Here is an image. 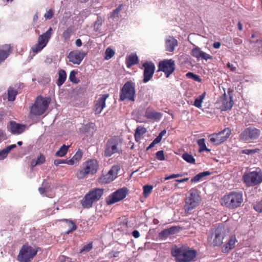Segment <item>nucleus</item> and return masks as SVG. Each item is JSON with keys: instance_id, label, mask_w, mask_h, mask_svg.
<instances>
[{"instance_id": "nucleus-1", "label": "nucleus", "mask_w": 262, "mask_h": 262, "mask_svg": "<svg viewBox=\"0 0 262 262\" xmlns=\"http://www.w3.org/2000/svg\"><path fill=\"white\" fill-rule=\"evenodd\" d=\"M171 254L177 262H191L196 255V251L187 246H175L171 249Z\"/></svg>"}, {"instance_id": "nucleus-2", "label": "nucleus", "mask_w": 262, "mask_h": 262, "mask_svg": "<svg viewBox=\"0 0 262 262\" xmlns=\"http://www.w3.org/2000/svg\"><path fill=\"white\" fill-rule=\"evenodd\" d=\"M243 202V194L241 191H233L227 193L220 200L222 206L231 210L239 207Z\"/></svg>"}, {"instance_id": "nucleus-3", "label": "nucleus", "mask_w": 262, "mask_h": 262, "mask_svg": "<svg viewBox=\"0 0 262 262\" xmlns=\"http://www.w3.org/2000/svg\"><path fill=\"white\" fill-rule=\"evenodd\" d=\"M98 166V163L96 160H88L83 163L81 168L77 171L76 176L78 180L86 179L89 175L96 173Z\"/></svg>"}, {"instance_id": "nucleus-4", "label": "nucleus", "mask_w": 262, "mask_h": 262, "mask_svg": "<svg viewBox=\"0 0 262 262\" xmlns=\"http://www.w3.org/2000/svg\"><path fill=\"white\" fill-rule=\"evenodd\" d=\"M202 201L199 191L195 188L191 189L186 196L184 210L186 213L190 214L191 211L199 205Z\"/></svg>"}, {"instance_id": "nucleus-5", "label": "nucleus", "mask_w": 262, "mask_h": 262, "mask_svg": "<svg viewBox=\"0 0 262 262\" xmlns=\"http://www.w3.org/2000/svg\"><path fill=\"white\" fill-rule=\"evenodd\" d=\"M51 101L49 97H37L34 104L32 106L30 113L35 116H40L46 112Z\"/></svg>"}, {"instance_id": "nucleus-6", "label": "nucleus", "mask_w": 262, "mask_h": 262, "mask_svg": "<svg viewBox=\"0 0 262 262\" xmlns=\"http://www.w3.org/2000/svg\"><path fill=\"white\" fill-rule=\"evenodd\" d=\"M103 189L94 188L85 194L81 201V204L83 208H91L93 204L100 200L103 194Z\"/></svg>"}, {"instance_id": "nucleus-7", "label": "nucleus", "mask_w": 262, "mask_h": 262, "mask_svg": "<svg viewBox=\"0 0 262 262\" xmlns=\"http://www.w3.org/2000/svg\"><path fill=\"white\" fill-rule=\"evenodd\" d=\"M38 250L28 244L24 245L19 252L17 259L20 262H30Z\"/></svg>"}, {"instance_id": "nucleus-8", "label": "nucleus", "mask_w": 262, "mask_h": 262, "mask_svg": "<svg viewBox=\"0 0 262 262\" xmlns=\"http://www.w3.org/2000/svg\"><path fill=\"white\" fill-rule=\"evenodd\" d=\"M53 32V29L50 27L45 33L38 36L37 43L31 48V50L34 54L41 51L47 46Z\"/></svg>"}, {"instance_id": "nucleus-9", "label": "nucleus", "mask_w": 262, "mask_h": 262, "mask_svg": "<svg viewBox=\"0 0 262 262\" xmlns=\"http://www.w3.org/2000/svg\"><path fill=\"white\" fill-rule=\"evenodd\" d=\"M260 135L259 129L254 127H249L245 128L240 134L239 138L247 143L252 142L258 139Z\"/></svg>"}, {"instance_id": "nucleus-10", "label": "nucleus", "mask_w": 262, "mask_h": 262, "mask_svg": "<svg viewBox=\"0 0 262 262\" xmlns=\"http://www.w3.org/2000/svg\"><path fill=\"white\" fill-rule=\"evenodd\" d=\"M243 179L247 186H253L262 182V174L256 171H252L245 174Z\"/></svg>"}, {"instance_id": "nucleus-11", "label": "nucleus", "mask_w": 262, "mask_h": 262, "mask_svg": "<svg viewBox=\"0 0 262 262\" xmlns=\"http://www.w3.org/2000/svg\"><path fill=\"white\" fill-rule=\"evenodd\" d=\"M226 236V230L224 227L219 226L212 229L211 239L214 246H219L223 243V239Z\"/></svg>"}, {"instance_id": "nucleus-12", "label": "nucleus", "mask_w": 262, "mask_h": 262, "mask_svg": "<svg viewBox=\"0 0 262 262\" xmlns=\"http://www.w3.org/2000/svg\"><path fill=\"white\" fill-rule=\"evenodd\" d=\"M135 90L133 84L132 82H127L123 86L121 94L120 99L121 100H127L129 101H135Z\"/></svg>"}, {"instance_id": "nucleus-13", "label": "nucleus", "mask_w": 262, "mask_h": 262, "mask_svg": "<svg viewBox=\"0 0 262 262\" xmlns=\"http://www.w3.org/2000/svg\"><path fill=\"white\" fill-rule=\"evenodd\" d=\"M231 130L229 128H225L223 131L217 134L210 135V141L215 145H219L225 141L230 136Z\"/></svg>"}, {"instance_id": "nucleus-14", "label": "nucleus", "mask_w": 262, "mask_h": 262, "mask_svg": "<svg viewBox=\"0 0 262 262\" xmlns=\"http://www.w3.org/2000/svg\"><path fill=\"white\" fill-rule=\"evenodd\" d=\"M159 69L163 72L168 77L175 70L174 61L172 59H165L159 63Z\"/></svg>"}, {"instance_id": "nucleus-15", "label": "nucleus", "mask_w": 262, "mask_h": 262, "mask_svg": "<svg viewBox=\"0 0 262 262\" xmlns=\"http://www.w3.org/2000/svg\"><path fill=\"white\" fill-rule=\"evenodd\" d=\"M87 53L82 51L75 50L71 51L68 55V58L70 62L74 64L79 65L81 62L84 57L86 55Z\"/></svg>"}, {"instance_id": "nucleus-16", "label": "nucleus", "mask_w": 262, "mask_h": 262, "mask_svg": "<svg viewBox=\"0 0 262 262\" xmlns=\"http://www.w3.org/2000/svg\"><path fill=\"white\" fill-rule=\"evenodd\" d=\"M144 68V78L143 81L146 83L152 77L155 70V66L152 62L146 61L143 64Z\"/></svg>"}, {"instance_id": "nucleus-17", "label": "nucleus", "mask_w": 262, "mask_h": 262, "mask_svg": "<svg viewBox=\"0 0 262 262\" xmlns=\"http://www.w3.org/2000/svg\"><path fill=\"white\" fill-rule=\"evenodd\" d=\"M218 103L220 104V108L222 111H226L232 108L233 105V100L232 96L229 98L226 97L225 94L220 97L218 101Z\"/></svg>"}, {"instance_id": "nucleus-18", "label": "nucleus", "mask_w": 262, "mask_h": 262, "mask_svg": "<svg viewBox=\"0 0 262 262\" xmlns=\"http://www.w3.org/2000/svg\"><path fill=\"white\" fill-rule=\"evenodd\" d=\"M108 94L101 95L96 101L94 110L96 114H99L105 106V100L108 97Z\"/></svg>"}, {"instance_id": "nucleus-19", "label": "nucleus", "mask_w": 262, "mask_h": 262, "mask_svg": "<svg viewBox=\"0 0 262 262\" xmlns=\"http://www.w3.org/2000/svg\"><path fill=\"white\" fill-rule=\"evenodd\" d=\"M8 127L13 134H20L25 130L26 125L17 123L14 121H11Z\"/></svg>"}, {"instance_id": "nucleus-20", "label": "nucleus", "mask_w": 262, "mask_h": 262, "mask_svg": "<svg viewBox=\"0 0 262 262\" xmlns=\"http://www.w3.org/2000/svg\"><path fill=\"white\" fill-rule=\"evenodd\" d=\"M191 54L194 57L198 59L201 58L207 60L208 59H211L212 58L209 54L201 51L198 47H196L192 50Z\"/></svg>"}, {"instance_id": "nucleus-21", "label": "nucleus", "mask_w": 262, "mask_h": 262, "mask_svg": "<svg viewBox=\"0 0 262 262\" xmlns=\"http://www.w3.org/2000/svg\"><path fill=\"white\" fill-rule=\"evenodd\" d=\"M177 46V40L172 36H168L165 40V49L166 51L169 52H173Z\"/></svg>"}, {"instance_id": "nucleus-22", "label": "nucleus", "mask_w": 262, "mask_h": 262, "mask_svg": "<svg viewBox=\"0 0 262 262\" xmlns=\"http://www.w3.org/2000/svg\"><path fill=\"white\" fill-rule=\"evenodd\" d=\"M145 116L148 119L159 121L162 118V114L161 113L156 112L152 109L148 108L146 110Z\"/></svg>"}, {"instance_id": "nucleus-23", "label": "nucleus", "mask_w": 262, "mask_h": 262, "mask_svg": "<svg viewBox=\"0 0 262 262\" xmlns=\"http://www.w3.org/2000/svg\"><path fill=\"white\" fill-rule=\"evenodd\" d=\"M115 152V139L111 138L107 141L104 155L106 157H110Z\"/></svg>"}, {"instance_id": "nucleus-24", "label": "nucleus", "mask_w": 262, "mask_h": 262, "mask_svg": "<svg viewBox=\"0 0 262 262\" xmlns=\"http://www.w3.org/2000/svg\"><path fill=\"white\" fill-rule=\"evenodd\" d=\"M115 166H113L112 168L106 174H103L99 179L101 183H109L113 180V173Z\"/></svg>"}, {"instance_id": "nucleus-25", "label": "nucleus", "mask_w": 262, "mask_h": 262, "mask_svg": "<svg viewBox=\"0 0 262 262\" xmlns=\"http://www.w3.org/2000/svg\"><path fill=\"white\" fill-rule=\"evenodd\" d=\"M83 153L80 149H78L72 159L68 160L67 164L73 165L78 164L82 157Z\"/></svg>"}, {"instance_id": "nucleus-26", "label": "nucleus", "mask_w": 262, "mask_h": 262, "mask_svg": "<svg viewBox=\"0 0 262 262\" xmlns=\"http://www.w3.org/2000/svg\"><path fill=\"white\" fill-rule=\"evenodd\" d=\"M237 242V241L235 236H231L228 243L224 245L222 250L223 252L224 253L228 252L230 250L234 248Z\"/></svg>"}, {"instance_id": "nucleus-27", "label": "nucleus", "mask_w": 262, "mask_h": 262, "mask_svg": "<svg viewBox=\"0 0 262 262\" xmlns=\"http://www.w3.org/2000/svg\"><path fill=\"white\" fill-rule=\"evenodd\" d=\"M128 190L126 187H123L116 191V202L124 199L128 193Z\"/></svg>"}, {"instance_id": "nucleus-28", "label": "nucleus", "mask_w": 262, "mask_h": 262, "mask_svg": "<svg viewBox=\"0 0 262 262\" xmlns=\"http://www.w3.org/2000/svg\"><path fill=\"white\" fill-rule=\"evenodd\" d=\"M4 50H0V63L4 61L11 53V47L9 45H5Z\"/></svg>"}, {"instance_id": "nucleus-29", "label": "nucleus", "mask_w": 262, "mask_h": 262, "mask_svg": "<svg viewBox=\"0 0 262 262\" xmlns=\"http://www.w3.org/2000/svg\"><path fill=\"white\" fill-rule=\"evenodd\" d=\"M67 78V74L64 70H60L58 72V78L56 81L57 85L60 87L65 82Z\"/></svg>"}, {"instance_id": "nucleus-30", "label": "nucleus", "mask_w": 262, "mask_h": 262, "mask_svg": "<svg viewBox=\"0 0 262 262\" xmlns=\"http://www.w3.org/2000/svg\"><path fill=\"white\" fill-rule=\"evenodd\" d=\"M58 221L65 222L68 224L69 229L66 232L67 234H69L77 229V226L76 225L75 223L72 220L68 219H61L59 220Z\"/></svg>"}, {"instance_id": "nucleus-31", "label": "nucleus", "mask_w": 262, "mask_h": 262, "mask_svg": "<svg viewBox=\"0 0 262 262\" xmlns=\"http://www.w3.org/2000/svg\"><path fill=\"white\" fill-rule=\"evenodd\" d=\"M138 62V58L135 54L130 55L126 59L127 67L129 68L132 66L137 63Z\"/></svg>"}, {"instance_id": "nucleus-32", "label": "nucleus", "mask_w": 262, "mask_h": 262, "mask_svg": "<svg viewBox=\"0 0 262 262\" xmlns=\"http://www.w3.org/2000/svg\"><path fill=\"white\" fill-rule=\"evenodd\" d=\"M70 146V145L67 146L65 144L63 145L59 150L56 152L55 156L60 157L64 156L67 153Z\"/></svg>"}, {"instance_id": "nucleus-33", "label": "nucleus", "mask_w": 262, "mask_h": 262, "mask_svg": "<svg viewBox=\"0 0 262 262\" xmlns=\"http://www.w3.org/2000/svg\"><path fill=\"white\" fill-rule=\"evenodd\" d=\"M18 92L16 90H14L12 87H10L8 90V99L10 101H13L15 100L16 96Z\"/></svg>"}, {"instance_id": "nucleus-34", "label": "nucleus", "mask_w": 262, "mask_h": 262, "mask_svg": "<svg viewBox=\"0 0 262 262\" xmlns=\"http://www.w3.org/2000/svg\"><path fill=\"white\" fill-rule=\"evenodd\" d=\"M178 229L176 227H172L170 228L165 229L161 232V235L164 237H167L170 234H174Z\"/></svg>"}, {"instance_id": "nucleus-35", "label": "nucleus", "mask_w": 262, "mask_h": 262, "mask_svg": "<svg viewBox=\"0 0 262 262\" xmlns=\"http://www.w3.org/2000/svg\"><path fill=\"white\" fill-rule=\"evenodd\" d=\"M206 93H203L202 95H200L198 98L195 99L194 102V105L198 107L201 108L202 106V103L203 101V100L205 97Z\"/></svg>"}, {"instance_id": "nucleus-36", "label": "nucleus", "mask_w": 262, "mask_h": 262, "mask_svg": "<svg viewBox=\"0 0 262 262\" xmlns=\"http://www.w3.org/2000/svg\"><path fill=\"white\" fill-rule=\"evenodd\" d=\"M183 159L188 163L194 164L195 163V159L193 157L187 152H185L182 155Z\"/></svg>"}, {"instance_id": "nucleus-37", "label": "nucleus", "mask_w": 262, "mask_h": 262, "mask_svg": "<svg viewBox=\"0 0 262 262\" xmlns=\"http://www.w3.org/2000/svg\"><path fill=\"white\" fill-rule=\"evenodd\" d=\"M198 144L200 147V152H202L205 150L209 151L206 146L205 143V139L204 138L200 139L198 140L197 141Z\"/></svg>"}, {"instance_id": "nucleus-38", "label": "nucleus", "mask_w": 262, "mask_h": 262, "mask_svg": "<svg viewBox=\"0 0 262 262\" xmlns=\"http://www.w3.org/2000/svg\"><path fill=\"white\" fill-rule=\"evenodd\" d=\"M93 242H90L84 245L80 250V253H86L91 251L93 247Z\"/></svg>"}, {"instance_id": "nucleus-39", "label": "nucleus", "mask_w": 262, "mask_h": 262, "mask_svg": "<svg viewBox=\"0 0 262 262\" xmlns=\"http://www.w3.org/2000/svg\"><path fill=\"white\" fill-rule=\"evenodd\" d=\"M146 132L145 128L142 126H138L136 130L135 137L137 139L138 137H140L141 135L144 134Z\"/></svg>"}, {"instance_id": "nucleus-40", "label": "nucleus", "mask_w": 262, "mask_h": 262, "mask_svg": "<svg viewBox=\"0 0 262 262\" xmlns=\"http://www.w3.org/2000/svg\"><path fill=\"white\" fill-rule=\"evenodd\" d=\"M77 72L74 70L72 71L69 75V79L70 80L74 83H78L80 80L77 79L76 77V75Z\"/></svg>"}, {"instance_id": "nucleus-41", "label": "nucleus", "mask_w": 262, "mask_h": 262, "mask_svg": "<svg viewBox=\"0 0 262 262\" xmlns=\"http://www.w3.org/2000/svg\"><path fill=\"white\" fill-rule=\"evenodd\" d=\"M115 52L113 49L110 48H107L105 52L104 58L106 60L111 58L114 55Z\"/></svg>"}, {"instance_id": "nucleus-42", "label": "nucleus", "mask_w": 262, "mask_h": 262, "mask_svg": "<svg viewBox=\"0 0 262 262\" xmlns=\"http://www.w3.org/2000/svg\"><path fill=\"white\" fill-rule=\"evenodd\" d=\"M72 29L71 27L68 28L63 33L62 37L65 40H68L70 38L72 33Z\"/></svg>"}, {"instance_id": "nucleus-43", "label": "nucleus", "mask_w": 262, "mask_h": 262, "mask_svg": "<svg viewBox=\"0 0 262 262\" xmlns=\"http://www.w3.org/2000/svg\"><path fill=\"white\" fill-rule=\"evenodd\" d=\"M254 210L258 212H262V200L256 202L253 205Z\"/></svg>"}, {"instance_id": "nucleus-44", "label": "nucleus", "mask_w": 262, "mask_h": 262, "mask_svg": "<svg viewBox=\"0 0 262 262\" xmlns=\"http://www.w3.org/2000/svg\"><path fill=\"white\" fill-rule=\"evenodd\" d=\"M152 188L153 187L151 185H145L143 187V192L144 196H147L148 194L151 193Z\"/></svg>"}, {"instance_id": "nucleus-45", "label": "nucleus", "mask_w": 262, "mask_h": 262, "mask_svg": "<svg viewBox=\"0 0 262 262\" xmlns=\"http://www.w3.org/2000/svg\"><path fill=\"white\" fill-rule=\"evenodd\" d=\"M186 75L187 77L193 79L195 81L199 82L201 81V79L200 78L199 76L197 75L194 74L191 72L187 73Z\"/></svg>"}, {"instance_id": "nucleus-46", "label": "nucleus", "mask_w": 262, "mask_h": 262, "mask_svg": "<svg viewBox=\"0 0 262 262\" xmlns=\"http://www.w3.org/2000/svg\"><path fill=\"white\" fill-rule=\"evenodd\" d=\"M38 164H41L45 162L46 157L42 154H40L36 160Z\"/></svg>"}, {"instance_id": "nucleus-47", "label": "nucleus", "mask_w": 262, "mask_h": 262, "mask_svg": "<svg viewBox=\"0 0 262 262\" xmlns=\"http://www.w3.org/2000/svg\"><path fill=\"white\" fill-rule=\"evenodd\" d=\"M107 204L111 205L115 203V192H113L109 196V198L106 199Z\"/></svg>"}, {"instance_id": "nucleus-48", "label": "nucleus", "mask_w": 262, "mask_h": 262, "mask_svg": "<svg viewBox=\"0 0 262 262\" xmlns=\"http://www.w3.org/2000/svg\"><path fill=\"white\" fill-rule=\"evenodd\" d=\"M54 15V11L52 9H50L44 15V17L46 19H51Z\"/></svg>"}, {"instance_id": "nucleus-49", "label": "nucleus", "mask_w": 262, "mask_h": 262, "mask_svg": "<svg viewBox=\"0 0 262 262\" xmlns=\"http://www.w3.org/2000/svg\"><path fill=\"white\" fill-rule=\"evenodd\" d=\"M156 157L159 160H164L165 159L164 152L163 150H160L156 152Z\"/></svg>"}, {"instance_id": "nucleus-50", "label": "nucleus", "mask_w": 262, "mask_h": 262, "mask_svg": "<svg viewBox=\"0 0 262 262\" xmlns=\"http://www.w3.org/2000/svg\"><path fill=\"white\" fill-rule=\"evenodd\" d=\"M68 159L62 160V159H56L54 161V164L56 166H58L60 164H67L68 162Z\"/></svg>"}, {"instance_id": "nucleus-51", "label": "nucleus", "mask_w": 262, "mask_h": 262, "mask_svg": "<svg viewBox=\"0 0 262 262\" xmlns=\"http://www.w3.org/2000/svg\"><path fill=\"white\" fill-rule=\"evenodd\" d=\"M9 152L4 148L0 151V160L5 159L8 155Z\"/></svg>"}, {"instance_id": "nucleus-52", "label": "nucleus", "mask_w": 262, "mask_h": 262, "mask_svg": "<svg viewBox=\"0 0 262 262\" xmlns=\"http://www.w3.org/2000/svg\"><path fill=\"white\" fill-rule=\"evenodd\" d=\"M127 8V6L125 4L120 5L117 9H116V13H118L121 10H125Z\"/></svg>"}, {"instance_id": "nucleus-53", "label": "nucleus", "mask_w": 262, "mask_h": 262, "mask_svg": "<svg viewBox=\"0 0 262 262\" xmlns=\"http://www.w3.org/2000/svg\"><path fill=\"white\" fill-rule=\"evenodd\" d=\"M182 175L180 174H172L169 176L166 177L164 179L165 180H168L171 179H173L176 178H178L179 177H182Z\"/></svg>"}, {"instance_id": "nucleus-54", "label": "nucleus", "mask_w": 262, "mask_h": 262, "mask_svg": "<svg viewBox=\"0 0 262 262\" xmlns=\"http://www.w3.org/2000/svg\"><path fill=\"white\" fill-rule=\"evenodd\" d=\"M202 178V177L200 174V173H199L196 174L195 177H194L191 180V182H197L199 181Z\"/></svg>"}, {"instance_id": "nucleus-55", "label": "nucleus", "mask_w": 262, "mask_h": 262, "mask_svg": "<svg viewBox=\"0 0 262 262\" xmlns=\"http://www.w3.org/2000/svg\"><path fill=\"white\" fill-rule=\"evenodd\" d=\"M251 38L252 39L250 40V41L251 40H254L256 41L257 39L260 40L259 39V34L256 32H254L252 34Z\"/></svg>"}, {"instance_id": "nucleus-56", "label": "nucleus", "mask_w": 262, "mask_h": 262, "mask_svg": "<svg viewBox=\"0 0 262 262\" xmlns=\"http://www.w3.org/2000/svg\"><path fill=\"white\" fill-rule=\"evenodd\" d=\"M255 152L256 150L254 149H245L242 151L243 154L246 155H251L252 154L255 153Z\"/></svg>"}, {"instance_id": "nucleus-57", "label": "nucleus", "mask_w": 262, "mask_h": 262, "mask_svg": "<svg viewBox=\"0 0 262 262\" xmlns=\"http://www.w3.org/2000/svg\"><path fill=\"white\" fill-rule=\"evenodd\" d=\"M16 147V144H12L8 146H7L5 149L9 153V152L13 149V148H15Z\"/></svg>"}, {"instance_id": "nucleus-58", "label": "nucleus", "mask_w": 262, "mask_h": 262, "mask_svg": "<svg viewBox=\"0 0 262 262\" xmlns=\"http://www.w3.org/2000/svg\"><path fill=\"white\" fill-rule=\"evenodd\" d=\"M233 41L236 45H241L243 42L242 40L239 38H234Z\"/></svg>"}, {"instance_id": "nucleus-59", "label": "nucleus", "mask_w": 262, "mask_h": 262, "mask_svg": "<svg viewBox=\"0 0 262 262\" xmlns=\"http://www.w3.org/2000/svg\"><path fill=\"white\" fill-rule=\"evenodd\" d=\"M132 234L135 238H138L140 236V233L137 230H134Z\"/></svg>"}, {"instance_id": "nucleus-60", "label": "nucleus", "mask_w": 262, "mask_h": 262, "mask_svg": "<svg viewBox=\"0 0 262 262\" xmlns=\"http://www.w3.org/2000/svg\"><path fill=\"white\" fill-rule=\"evenodd\" d=\"M37 165H39L36 162V160H32L31 162V166L32 168H33L34 167H35Z\"/></svg>"}, {"instance_id": "nucleus-61", "label": "nucleus", "mask_w": 262, "mask_h": 262, "mask_svg": "<svg viewBox=\"0 0 262 262\" xmlns=\"http://www.w3.org/2000/svg\"><path fill=\"white\" fill-rule=\"evenodd\" d=\"M227 67L230 69L231 71H235L236 69V68L234 66H233V64H230V63H228Z\"/></svg>"}, {"instance_id": "nucleus-62", "label": "nucleus", "mask_w": 262, "mask_h": 262, "mask_svg": "<svg viewBox=\"0 0 262 262\" xmlns=\"http://www.w3.org/2000/svg\"><path fill=\"white\" fill-rule=\"evenodd\" d=\"M162 140V138L161 137H160L159 136H158L154 141L153 142H154V143H155L156 144H158L159 143V142H161Z\"/></svg>"}, {"instance_id": "nucleus-63", "label": "nucleus", "mask_w": 262, "mask_h": 262, "mask_svg": "<svg viewBox=\"0 0 262 262\" xmlns=\"http://www.w3.org/2000/svg\"><path fill=\"white\" fill-rule=\"evenodd\" d=\"M213 47L215 49H219L221 47V43L220 42H215L213 44Z\"/></svg>"}, {"instance_id": "nucleus-64", "label": "nucleus", "mask_w": 262, "mask_h": 262, "mask_svg": "<svg viewBox=\"0 0 262 262\" xmlns=\"http://www.w3.org/2000/svg\"><path fill=\"white\" fill-rule=\"evenodd\" d=\"M38 191L40 192V194H43L45 192L47 191L46 188L44 187H40L38 189Z\"/></svg>"}]
</instances>
